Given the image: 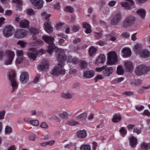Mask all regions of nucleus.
Wrapping results in <instances>:
<instances>
[{
    "instance_id": "nucleus-1",
    "label": "nucleus",
    "mask_w": 150,
    "mask_h": 150,
    "mask_svg": "<svg viewBox=\"0 0 150 150\" xmlns=\"http://www.w3.org/2000/svg\"><path fill=\"white\" fill-rule=\"evenodd\" d=\"M42 39L50 45L48 47L47 52L51 54L53 50L57 48V47L53 44L54 38L51 36L44 35L42 36Z\"/></svg>"
},
{
    "instance_id": "nucleus-2",
    "label": "nucleus",
    "mask_w": 150,
    "mask_h": 150,
    "mask_svg": "<svg viewBox=\"0 0 150 150\" xmlns=\"http://www.w3.org/2000/svg\"><path fill=\"white\" fill-rule=\"evenodd\" d=\"M8 77L12 88L11 92H13L17 88L18 85L16 80V74L13 70H11L9 72Z\"/></svg>"
},
{
    "instance_id": "nucleus-3",
    "label": "nucleus",
    "mask_w": 150,
    "mask_h": 150,
    "mask_svg": "<svg viewBox=\"0 0 150 150\" xmlns=\"http://www.w3.org/2000/svg\"><path fill=\"white\" fill-rule=\"evenodd\" d=\"M64 65L63 63H58L53 69L51 73L53 75H58L60 74H64L65 71L63 67Z\"/></svg>"
},
{
    "instance_id": "nucleus-4",
    "label": "nucleus",
    "mask_w": 150,
    "mask_h": 150,
    "mask_svg": "<svg viewBox=\"0 0 150 150\" xmlns=\"http://www.w3.org/2000/svg\"><path fill=\"white\" fill-rule=\"evenodd\" d=\"M150 71V67L143 64L138 65L136 68L135 73L138 76L142 75Z\"/></svg>"
},
{
    "instance_id": "nucleus-5",
    "label": "nucleus",
    "mask_w": 150,
    "mask_h": 150,
    "mask_svg": "<svg viewBox=\"0 0 150 150\" xmlns=\"http://www.w3.org/2000/svg\"><path fill=\"white\" fill-rule=\"evenodd\" d=\"M57 53V59L58 62L60 63H63L67 59V56L64 53V50L61 48H58L57 47L55 49Z\"/></svg>"
},
{
    "instance_id": "nucleus-6",
    "label": "nucleus",
    "mask_w": 150,
    "mask_h": 150,
    "mask_svg": "<svg viewBox=\"0 0 150 150\" xmlns=\"http://www.w3.org/2000/svg\"><path fill=\"white\" fill-rule=\"evenodd\" d=\"M136 21V18L132 15H129L123 21L122 26L124 27H127L135 23Z\"/></svg>"
},
{
    "instance_id": "nucleus-7",
    "label": "nucleus",
    "mask_w": 150,
    "mask_h": 150,
    "mask_svg": "<svg viewBox=\"0 0 150 150\" xmlns=\"http://www.w3.org/2000/svg\"><path fill=\"white\" fill-rule=\"evenodd\" d=\"M122 15L120 11L115 12L112 15L110 23L111 24L115 25L119 23L122 20Z\"/></svg>"
},
{
    "instance_id": "nucleus-8",
    "label": "nucleus",
    "mask_w": 150,
    "mask_h": 150,
    "mask_svg": "<svg viewBox=\"0 0 150 150\" xmlns=\"http://www.w3.org/2000/svg\"><path fill=\"white\" fill-rule=\"evenodd\" d=\"M38 52L37 49L35 48H30L27 54L30 59L34 61L36 59Z\"/></svg>"
},
{
    "instance_id": "nucleus-9",
    "label": "nucleus",
    "mask_w": 150,
    "mask_h": 150,
    "mask_svg": "<svg viewBox=\"0 0 150 150\" xmlns=\"http://www.w3.org/2000/svg\"><path fill=\"white\" fill-rule=\"evenodd\" d=\"M117 62V57L116 53L114 51L110 52L108 54V64H112Z\"/></svg>"
},
{
    "instance_id": "nucleus-10",
    "label": "nucleus",
    "mask_w": 150,
    "mask_h": 150,
    "mask_svg": "<svg viewBox=\"0 0 150 150\" xmlns=\"http://www.w3.org/2000/svg\"><path fill=\"white\" fill-rule=\"evenodd\" d=\"M124 0L127 1H121L120 2L119 4L125 9L127 10L130 9L131 6H133L134 4V1L132 0Z\"/></svg>"
},
{
    "instance_id": "nucleus-11",
    "label": "nucleus",
    "mask_w": 150,
    "mask_h": 150,
    "mask_svg": "<svg viewBox=\"0 0 150 150\" xmlns=\"http://www.w3.org/2000/svg\"><path fill=\"white\" fill-rule=\"evenodd\" d=\"M7 57L4 62L5 65H8L11 64L14 57L15 54L12 51L8 50L7 51Z\"/></svg>"
},
{
    "instance_id": "nucleus-12",
    "label": "nucleus",
    "mask_w": 150,
    "mask_h": 150,
    "mask_svg": "<svg viewBox=\"0 0 150 150\" xmlns=\"http://www.w3.org/2000/svg\"><path fill=\"white\" fill-rule=\"evenodd\" d=\"M27 31L25 29H19L16 31L14 36L18 39L23 38L27 36Z\"/></svg>"
},
{
    "instance_id": "nucleus-13",
    "label": "nucleus",
    "mask_w": 150,
    "mask_h": 150,
    "mask_svg": "<svg viewBox=\"0 0 150 150\" xmlns=\"http://www.w3.org/2000/svg\"><path fill=\"white\" fill-rule=\"evenodd\" d=\"M13 27L11 25L6 26L3 30V34L5 37H8L11 36L13 34L12 31Z\"/></svg>"
},
{
    "instance_id": "nucleus-14",
    "label": "nucleus",
    "mask_w": 150,
    "mask_h": 150,
    "mask_svg": "<svg viewBox=\"0 0 150 150\" xmlns=\"http://www.w3.org/2000/svg\"><path fill=\"white\" fill-rule=\"evenodd\" d=\"M24 54L23 51L22 50H18L16 51V55L18 57L16 59V62L17 64L21 63L24 59Z\"/></svg>"
},
{
    "instance_id": "nucleus-15",
    "label": "nucleus",
    "mask_w": 150,
    "mask_h": 150,
    "mask_svg": "<svg viewBox=\"0 0 150 150\" xmlns=\"http://www.w3.org/2000/svg\"><path fill=\"white\" fill-rule=\"evenodd\" d=\"M44 28L45 31L49 33L52 32L53 30V28L51 25V23L49 21H47L44 23Z\"/></svg>"
},
{
    "instance_id": "nucleus-16",
    "label": "nucleus",
    "mask_w": 150,
    "mask_h": 150,
    "mask_svg": "<svg viewBox=\"0 0 150 150\" xmlns=\"http://www.w3.org/2000/svg\"><path fill=\"white\" fill-rule=\"evenodd\" d=\"M29 79V75L26 72L21 73L20 77V81L22 84H25Z\"/></svg>"
},
{
    "instance_id": "nucleus-17",
    "label": "nucleus",
    "mask_w": 150,
    "mask_h": 150,
    "mask_svg": "<svg viewBox=\"0 0 150 150\" xmlns=\"http://www.w3.org/2000/svg\"><path fill=\"white\" fill-rule=\"evenodd\" d=\"M113 71V69L111 67H107V66H104V69L103 71V74L106 77L109 76L112 74Z\"/></svg>"
},
{
    "instance_id": "nucleus-18",
    "label": "nucleus",
    "mask_w": 150,
    "mask_h": 150,
    "mask_svg": "<svg viewBox=\"0 0 150 150\" xmlns=\"http://www.w3.org/2000/svg\"><path fill=\"white\" fill-rule=\"evenodd\" d=\"M49 66V63L48 61L46 59H43L41 64L38 66V68L40 71H42L45 69L48 68Z\"/></svg>"
},
{
    "instance_id": "nucleus-19",
    "label": "nucleus",
    "mask_w": 150,
    "mask_h": 150,
    "mask_svg": "<svg viewBox=\"0 0 150 150\" xmlns=\"http://www.w3.org/2000/svg\"><path fill=\"white\" fill-rule=\"evenodd\" d=\"M30 1L38 9L41 8L43 6L42 0H30Z\"/></svg>"
},
{
    "instance_id": "nucleus-20",
    "label": "nucleus",
    "mask_w": 150,
    "mask_h": 150,
    "mask_svg": "<svg viewBox=\"0 0 150 150\" xmlns=\"http://www.w3.org/2000/svg\"><path fill=\"white\" fill-rule=\"evenodd\" d=\"M105 60V56L103 54H100L96 59L95 63L98 64L100 63L103 64Z\"/></svg>"
},
{
    "instance_id": "nucleus-21",
    "label": "nucleus",
    "mask_w": 150,
    "mask_h": 150,
    "mask_svg": "<svg viewBox=\"0 0 150 150\" xmlns=\"http://www.w3.org/2000/svg\"><path fill=\"white\" fill-rule=\"evenodd\" d=\"M140 56L143 58H147L149 57L150 55L149 52L147 50H142L139 53Z\"/></svg>"
},
{
    "instance_id": "nucleus-22",
    "label": "nucleus",
    "mask_w": 150,
    "mask_h": 150,
    "mask_svg": "<svg viewBox=\"0 0 150 150\" xmlns=\"http://www.w3.org/2000/svg\"><path fill=\"white\" fill-rule=\"evenodd\" d=\"M125 67L126 70L129 71L133 69L134 66L133 63L131 61H127L125 63Z\"/></svg>"
},
{
    "instance_id": "nucleus-23",
    "label": "nucleus",
    "mask_w": 150,
    "mask_h": 150,
    "mask_svg": "<svg viewBox=\"0 0 150 150\" xmlns=\"http://www.w3.org/2000/svg\"><path fill=\"white\" fill-rule=\"evenodd\" d=\"M78 138L83 139L87 136V133L85 130H79L76 132Z\"/></svg>"
},
{
    "instance_id": "nucleus-24",
    "label": "nucleus",
    "mask_w": 150,
    "mask_h": 150,
    "mask_svg": "<svg viewBox=\"0 0 150 150\" xmlns=\"http://www.w3.org/2000/svg\"><path fill=\"white\" fill-rule=\"evenodd\" d=\"M122 117L120 115L115 114L113 115L112 120L114 122L117 123L120 121Z\"/></svg>"
},
{
    "instance_id": "nucleus-25",
    "label": "nucleus",
    "mask_w": 150,
    "mask_h": 150,
    "mask_svg": "<svg viewBox=\"0 0 150 150\" xmlns=\"http://www.w3.org/2000/svg\"><path fill=\"white\" fill-rule=\"evenodd\" d=\"M94 75V72L93 71H85L83 74V76L86 78H91L93 77Z\"/></svg>"
},
{
    "instance_id": "nucleus-26",
    "label": "nucleus",
    "mask_w": 150,
    "mask_h": 150,
    "mask_svg": "<svg viewBox=\"0 0 150 150\" xmlns=\"http://www.w3.org/2000/svg\"><path fill=\"white\" fill-rule=\"evenodd\" d=\"M83 26L86 30L85 32L87 33H90L91 32V30L90 25L87 22H84L83 23Z\"/></svg>"
},
{
    "instance_id": "nucleus-27",
    "label": "nucleus",
    "mask_w": 150,
    "mask_h": 150,
    "mask_svg": "<svg viewBox=\"0 0 150 150\" xmlns=\"http://www.w3.org/2000/svg\"><path fill=\"white\" fill-rule=\"evenodd\" d=\"M61 96L65 99H69L72 98V94L69 92L62 93L61 94Z\"/></svg>"
},
{
    "instance_id": "nucleus-28",
    "label": "nucleus",
    "mask_w": 150,
    "mask_h": 150,
    "mask_svg": "<svg viewBox=\"0 0 150 150\" xmlns=\"http://www.w3.org/2000/svg\"><path fill=\"white\" fill-rule=\"evenodd\" d=\"M130 144L132 147H134L137 143V140L136 138L133 136L130 137Z\"/></svg>"
},
{
    "instance_id": "nucleus-29",
    "label": "nucleus",
    "mask_w": 150,
    "mask_h": 150,
    "mask_svg": "<svg viewBox=\"0 0 150 150\" xmlns=\"http://www.w3.org/2000/svg\"><path fill=\"white\" fill-rule=\"evenodd\" d=\"M87 116V113L86 112H84L78 115L76 118L80 120H86Z\"/></svg>"
},
{
    "instance_id": "nucleus-30",
    "label": "nucleus",
    "mask_w": 150,
    "mask_h": 150,
    "mask_svg": "<svg viewBox=\"0 0 150 150\" xmlns=\"http://www.w3.org/2000/svg\"><path fill=\"white\" fill-rule=\"evenodd\" d=\"M29 23V21L26 20H22L19 23V26L22 28L26 27L28 26Z\"/></svg>"
},
{
    "instance_id": "nucleus-31",
    "label": "nucleus",
    "mask_w": 150,
    "mask_h": 150,
    "mask_svg": "<svg viewBox=\"0 0 150 150\" xmlns=\"http://www.w3.org/2000/svg\"><path fill=\"white\" fill-rule=\"evenodd\" d=\"M122 52L125 57L129 56L131 54V50L128 48H124Z\"/></svg>"
},
{
    "instance_id": "nucleus-32",
    "label": "nucleus",
    "mask_w": 150,
    "mask_h": 150,
    "mask_svg": "<svg viewBox=\"0 0 150 150\" xmlns=\"http://www.w3.org/2000/svg\"><path fill=\"white\" fill-rule=\"evenodd\" d=\"M137 13L142 18H144L145 16L146 12L142 9H139L137 11Z\"/></svg>"
},
{
    "instance_id": "nucleus-33",
    "label": "nucleus",
    "mask_w": 150,
    "mask_h": 150,
    "mask_svg": "<svg viewBox=\"0 0 150 150\" xmlns=\"http://www.w3.org/2000/svg\"><path fill=\"white\" fill-rule=\"evenodd\" d=\"M77 59L76 57H73L71 56H69L68 57L67 61L74 64H76L77 63Z\"/></svg>"
},
{
    "instance_id": "nucleus-34",
    "label": "nucleus",
    "mask_w": 150,
    "mask_h": 150,
    "mask_svg": "<svg viewBox=\"0 0 150 150\" xmlns=\"http://www.w3.org/2000/svg\"><path fill=\"white\" fill-rule=\"evenodd\" d=\"M142 47V45L140 44H137L134 46V51L135 53L137 54L139 52V51Z\"/></svg>"
},
{
    "instance_id": "nucleus-35",
    "label": "nucleus",
    "mask_w": 150,
    "mask_h": 150,
    "mask_svg": "<svg viewBox=\"0 0 150 150\" xmlns=\"http://www.w3.org/2000/svg\"><path fill=\"white\" fill-rule=\"evenodd\" d=\"M33 39H34V41L33 42L35 44H41L44 43L43 41L40 40H39L37 39V37L35 34H34L33 36Z\"/></svg>"
},
{
    "instance_id": "nucleus-36",
    "label": "nucleus",
    "mask_w": 150,
    "mask_h": 150,
    "mask_svg": "<svg viewBox=\"0 0 150 150\" xmlns=\"http://www.w3.org/2000/svg\"><path fill=\"white\" fill-rule=\"evenodd\" d=\"M12 129L11 127L8 126H6L5 130V134H8L12 133Z\"/></svg>"
},
{
    "instance_id": "nucleus-37",
    "label": "nucleus",
    "mask_w": 150,
    "mask_h": 150,
    "mask_svg": "<svg viewBox=\"0 0 150 150\" xmlns=\"http://www.w3.org/2000/svg\"><path fill=\"white\" fill-rule=\"evenodd\" d=\"M97 51V49L93 46L91 47L89 50V54L90 56H92L95 54Z\"/></svg>"
},
{
    "instance_id": "nucleus-38",
    "label": "nucleus",
    "mask_w": 150,
    "mask_h": 150,
    "mask_svg": "<svg viewBox=\"0 0 150 150\" xmlns=\"http://www.w3.org/2000/svg\"><path fill=\"white\" fill-rule=\"evenodd\" d=\"M117 73L118 74L121 75L124 73V71L122 67L120 65L118 66L117 68Z\"/></svg>"
},
{
    "instance_id": "nucleus-39",
    "label": "nucleus",
    "mask_w": 150,
    "mask_h": 150,
    "mask_svg": "<svg viewBox=\"0 0 150 150\" xmlns=\"http://www.w3.org/2000/svg\"><path fill=\"white\" fill-rule=\"evenodd\" d=\"M67 124L70 126H75L79 124V122L74 120H71L68 122Z\"/></svg>"
},
{
    "instance_id": "nucleus-40",
    "label": "nucleus",
    "mask_w": 150,
    "mask_h": 150,
    "mask_svg": "<svg viewBox=\"0 0 150 150\" xmlns=\"http://www.w3.org/2000/svg\"><path fill=\"white\" fill-rule=\"evenodd\" d=\"M81 150H91V147L89 145L83 144L80 147Z\"/></svg>"
},
{
    "instance_id": "nucleus-41",
    "label": "nucleus",
    "mask_w": 150,
    "mask_h": 150,
    "mask_svg": "<svg viewBox=\"0 0 150 150\" xmlns=\"http://www.w3.org/2000/svg\"><path fill=\"white\" fill-rule=\"evenodd\" d=\"M65 11L70 13H73L74 12V9L72 7L67 6L64 8Z\"/></svg>"
},
{
    "instance_id": "nucleus-42",
    "label": "nucleus",
    "mask_w": 150,
    "mask_h": 150,
    "mask_svg": "<svg viewBox=\"0 0 150 150\" xmlns=\"http://www.w3.org/2000/svg\"><path fill=\"white\" fill-rule=\"evenodd\" d=\"M59 116L61 118L65 119L67 118L68 116V114L66 112H64L59 114Z\"/></svg>"
},
{
    "instance_id": "nucleus-43",
    "label": "nucleus",
    "mask_w": 150,
    "mask_h": 150,
    "mask_svg": "<svg viewBox=\"0 0 150 150\" xmlns=\"http://www.w3.org/2000/svg\"><path fill=\"white\" fill-rule=\"evenodd\" d=\"M141 83L142 81L140 79H136L132 82V84H133L136 86L139 85L141 84Z\"/></svg>"
},
{
    "instance_id": "nucleus-44",
    "label": "nucleus",
    "mask_w": 150,
    "mask_h": 150,
    "mask_svg": "<svg viewBox=\"0 0 150 150\" xmlns=\"http://www.w3.org/2000/svg\"><path fill=\"white\" fill-rule=\"evenodd\" d=\"M17 44L20 45L21 47L23 48L26 46L27 43L22 41H19L17 42Z\"/></svg>"
},
{
    "instance_id": "nucleus-45",
    "label": "nucleus",
    "mask_w": 150,
    "mask_h": 150,
    "mask_svg": "<svg viewBox=\"0 0 150 150\" xmlns=\"http://www.w3.org/2000/svg\"><path fill=\"white\" fill-rule=\"evenodd\" d=\"M119 131L121 134H122L123 137L124 136V135L127 133L126 130V129L124 127H122L121 129Z\"/></svg>"
},
{
    "instance_id": "nucleus-46",
    "label": "nucleus",
    "mask_w": 150,
    "mask_h": 150,
    "mask_svg": "<svg viewBox=\"0 0 150 150\" xmlns=\"http://www.w3.org/2000/svg\"><path fill=\"white\" fill-rule=\"evenodd\" d=\"M133 132L136 133L137 134H139L141 132V129L138 127H135L133 129Z\"/></svg>"
},
{
    "instance_id": "nucleus-47",
    "label": "nucleus",
    "mask_w": 150,
    "mask_h": 150,
    "mask_svg": "<svg viewBox=\"0 0 150 150\" xmlns=\"http://www.w3.org/2000/svg\"><path fill=\"white\" fill-rule=\"evenodd\" d=\"M27 14L30 16H32L35 14V12L33 10L29 8L27 10Z\"/></svg>"
},
{
    "instance_id": "nucleus-48",
    "label": "nucleus",
    "mask_w": 150,
    "mask_h": 150,
    "mask_svg": "<svg viewBox=\"0 0 150 150\" xmlns=\"http://www.w3.org/2000/svg\"><path fill=\"white\" fill-rule=\"evenodd\" d=\"M103 79V77L102 75L98 74L97 75L94 79V80L96 82H97L98 80L102 79Z\"/></svg>"
},
{
    "instance_id": "nucleus-49",
    "label": "nucleus",
    "mask_w": 150,
    "mask_h": 150,
    "mask_svg": "<svg viewBox=\"0 0 150 150\" xmlns=\"http://www.w3.org/2000/svg\"><path fill=\"white\" fill-rule=\"evenodd\" d=\"M30 123L35 126H38L39 125V121L37 120H31Z\"/></svg>"
},
{
    "instance_id": "nucleus-50",
    "label": "nucleus",
    "mask_w": 150,
    "mask_h": 150,
    "mask_svg": "<svg viewBox=\"0 0 150 150\" xmlns=\"http://www.w3.org/2000/svg\"><path fill=\"white\" fill-rule=\"evenodd\" d=\"M88 66V64L84 61L82 62L81 63V66L82 68L84 69L86 68Z\"/></svg>"
},
{
    "instance_id": "nucleus-51",
    "label": "nucleus",
    "mask_w": 150,
    "mask_h": 150,
    "mask_svg": "<svg viewBox=\"0 0 150 150\" xmlns=\"http://www.w3.org/2000/svg\"><path fill=\"white\" fill-rule=\"evenodd\" d=\"M102 35L103 34L101 32H95L94 33V35L98 38H101Z\"/></svg>"
},
{
    "instance_id": "nucleus-52",
    "label": "nucleus",
    "mask_w": 150,
    "mask_h": 150,
    "mask_svg": "<svg viewBox=\"0 0 150 150\" xmlns=\"http://www.w3.org/2000/svg\"><path fill=\"white\" fill-rule=\"evenodd\" d=\"M142 147V148L144 149H149V143H143Z\"/></svg>"
},
{
    "instance_id": "nucleus-53",
    "label": "nucleus",
    "mask_w": 150,
    "mask_h": 150,
    "mask_svg": "<svg viewBox=\"0 0 150 150\" xmlns=\"http://www.w3.org/2000/svg\"><path fill=\"white\" fill-rule=\"evenodd\" d=\"M6 112L4 110L0 112V119H3L5 115Z\"/></svg>"
},
{
    "instance_id": "nucleus-54",
    "label": "nucleus",
    "mask_w": 150,
    "mask_h": 150,
    "mask_svg": "<svg viewBox=\"0 0 150 150\" xmlns=\"http://www.w3.org/2000/svg\"><path fill=\"white\" fill-rule=\"evenodd\" d=\"M144 107L143 105H138L136 106V109L139 111H140L144 109Z\"/></svg>"
},
{
    "instance_id": "nucleus-55",
    "label": "nucleus",
    "mask_w": 150,
    "mask_h": 150,
    "mask_svg": "<svg viewBox=\"0 0 150 150\" xmlns=\"http://www.w3.org/2000/svg\"><path fill=\"white\" fill-rule=\"evenodd\" d=\"M63 24L61 23H57L56 26V28L57 30H59L61 29L62 26Z\"/></svg>"
},
{
    "instance_id": "nucleus-56",
    "label": "nucleus",
    "mask_w": 150,
    "mask_h": 150,
    "mask_svg": "<svg viewBox=\"0 0 150 150\" xmlns=\"http://www.w3.org/2000/svg\"><path fill=\"white\" fill-rule=\"evenodd\" d=\"M142 114L143 115L149 116H150V112L147 110H145Z\"/></svg>"
},
{
    "instance_id": "nucleus-57",
    "label": "nucleus",
    "mask_w": 150,
    "mask_h": 150,
    "mask_svg": "<svg viewBox=\"0 0 150 150\" xmlns=\"http://www.w3.org/2000/svg\"><path fill=\"white\" fill-rule=\"evenodd\" d=\"M79 26L78 25H74L73 27V31L74 32H77L79 30Z\"/></svg>"
},
{
    "instance_id": "nucleus-58",
    "label": "nucleus",
    "mask_w": 150,
    "mask_h": 150,
    "mask_svg": "<svg viewBox=\"0 0 150 150\" xmlns=\"http://www.w3.org/2000/svg\"><path fill=\"white\" fill-rule=\"evenodd\" d=\"M123 37L124 38H127L129 36V33L127 32H125L122 34Z\"/></svg>"
},
{
    "instance_id": "nucleus-59",
    "label": "nucleus",
    "mask_w": 150,
    "mask_h": 150,
    "mask_svg": "<svg viewBox=\"0 0 150 150\" xmlns=\"http://www.w3.org/2000/svg\"><path fill=\"white\" fill-rule=\"evenodd\" d=\"M30 31L34 34H35L38 33V30L35 28H32L30 29Z\"/></svg>"
},
{
    "instance_id": "nucleus-60",
    "label": "nucleus",
    "mask_w": 150,
    "mask_h": 150,
    "mask_svg": "<svg viewBox=\"0 0 150 150\" xmlns=\"http://www.w3.org/2000/svg\"><path fill=\"white\" fill-rule=\"evenodd\" d=\"M124 80L123 77L118 78L115 79V81L117 82L120 83L122 82Z\"/></svg>"
},
{
    "instance_id": "nucleus-61",
    "label": "nucleus",
    "mask_w": 150,
    "mask_h": 150,
    "mask_svg": "<svg viewBox=\"0 0 150 150\" xmlns=\"http://www.w3.org/2000/svg\"><path fill=\"white\" fill-rule=\"evenodd\" d=\"M14 3H16L18 5H21L22 4V1L21 0H13Z\"/></svg>"
},
{
    "instance_id": "nucleus-62",
    "label": "nucleus",
    "mask_w": 150,
    "mask_h": 150,
    "mask_svg": "<svg viewBox=\"0 0 150 150\" xmlns=\"http://www.w3.org/2000/svg\"><path fill=\"white\" fill-rule=\"evenodd\" d=\"M40 126L42 128H44L45 129L47 128L48 127H49L48 125L46 124L44 122L42 123L40 125Z\"/></svg>"
},
{
    "instance_id": "nucleus-63",
    "label": "nucleus",
    "mask_w": 150,
    "mask_h": 150,
    "mask_svg": "<svg viewBox=\"0 0 150 150\" xmlns=\"http://www.w3.org/2000/svg\"><path fill=\"white\" fill-rule=\"evenodd\" d=\"M80 84L79 83H74L73 86V87L74 88H78L80 87Z\"/></svg>"
},
{
    "instance_id": "nucleus-64",
    "label": "nucleus",
    "mask_w": 150,
    "mask_h": 150,
    "mask_svg": "<svg viewBox=\"0 0 150 150\" xmlns=\"http://www.w3.org/2000/svg\"><path fill=\"white\" fill-rule=\"evenodd\" d=\"M116 2L115 1H111L108 3L109 6H114L116 4Z\"/></svg>"
}]
</instances>
